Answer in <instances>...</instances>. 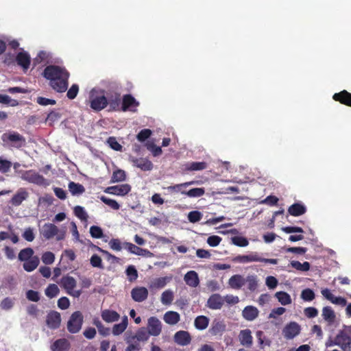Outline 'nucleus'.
I'll return each mask as SVG.
<instances>
[{
    "label": "nucleus",
    "instance_id": "a19ab883",
    "mask_svg": "<svg viewBox=\"0 0 351 351\" xmlns=\"http://www.w3.org/2000/svg\"><path fill=\"white\" fill-rule=\"evenodd\" d=\"M34 250L31 247H26L20 251L18 255V258L20 261H26L34 257Z\"/></svg>",
    "mask_w": 351,
    "mask_h": 351
},
{
    "label": "nucleus",
    "instance_id": "2eb2a0df",
    "mask_svg": "<svg viewBox=\"0 0 351 351\" xmlns=\"http://www.w3.org/2000/svg\"><path fill=\"white\" fill-rule=\"evenodd\" d=\"M173 339L178 345L185 346L191 343V337L187 331L180 330L175 333Z\"/></svg>",
    "mask_w": 351,
    "mask_h": 351
},
{
    "label": "nucleus",
    "instance_id": "423d86ee",
    "mask_svg": "<svg viewBox=\"0 0 351 351\" xmlns=\"http://www.w3.org/2000/svg\"><path fill=\"white\" fill-rule=\"evenodd\" d=\"M2 140L12 143V145L17 148L21 147L25 143V138L16 132L3 134Z\"/></svg>",
    "mask_w": 351,
    "mask_h": 351
},
{
    "label": "nucleus",
    "instance_id": "9b49d317",
    "mask_svg": "<svg viewBox=\"0 0 351 351\" xmlns=\"http://www.w3.org/2000/svg\"><path fill=\"white\" fill-rule=\"evenodd\" d=\"M129 160L133 164L134 166L141 169L144 171H151L153 169L152 162L147 158H138L134 156H130Z\"/></svg>",
    "mask_w": 351,
    "mask_h": 351
},
{
    "label": "nucleus",
    "instance_id": "8fccbe9b",
    "mask_svg": "<svg viewBox=\"0 0 351 351\" xmlns=\"http://www.w3.org/2000/svg\"><path fill=\"white\" fill-rule=\"evenodd\" d=\"M258 315L257 308H243V316L247 320L252 321Z\"/></svg>",
    "mask_w": 351,
    "mask_h": 351
},
{
    "label": "nucleus",
    "instance_id": "a211bd4d",
    "mask_svg": "<svg viewBox=\"0 0 351 351\" xmlns=\"http://www.w3.org/2000/svg\"><path fill=\"white\" fill-rule=\"evenodd\" d=\"M17 64L21 66L24 71H26L31 63L30 56L26 51L19 52L16 56Z\"/></svg>",
    "mask_w": 351,
    "mask_h": 351
},
{
    "label": "nucleus",
    "instance_id": "338daca9",
    "mask_svg": "<svg viewBox=\"0 0 351 351\" xmlns=\"http://www.w3.org/2000/svg\"><path fill=\"white\" fill-rule=\"evenodd\" d=\"M90 264L94 267L103 269L102 260L97 254H93L90 259Z\"/></svg>",
    "mask_w": 351,
    "mask_h": 351
},
{
    "label": "nucleus",
    "instance_id": "ddd939ff",
    "mask_svg": "<svg viewBox=\"0 0 351 351\" xmlns=\"http://www.w3.org/2000/svg\"><path fill=\"white\" fill-rule=\"evenodd\" d=\"M322 295L332 304L343 307L346 306V300L341 296L335 295L329 289H325L322 291Z\"/></svg>",
    "mask_w": 351,
    "mask_h": 351
},
{
    "label": "nucleus",
    "instance_id": "f03ea898",
    "mask_svg": "<svg viewBox=\"0 0 351 351\" xmlns=\"http://www.w3.org/2000/svg\"><path fill=\"white\" fill-rule=\"evenodd\" d=\"M88 103L90 108L96 112L101 111L108 106L107 97L104 91L98 93L92 90L90 93Z\"/></svg>",
    "mask_w": 351,
    "mask_h": 351
},
{
    "label": "nucleus",
    "instance_id": "6e6d98bb",
    "mask_svg": "<svg viewBox=\"0 0 351 351\" xmlns=\"http://www.w3.org/2000/svg\"><path fill=\"white\" fill-rule=\"evenodd\" d=\"M256 337L258 338V343L262 348H264L265 346H270L271 341L263 336V332L262 331H257Z\"/></svg>",
    "mask_w": 351,
    "mask_h": 351
},
{
    "label": "nucleus",
    "instance_id": "1a4fd4ad",
    "mask_svg": "<svg viewBox=\"0 0 351 351\" xmlns=\"http://www.w3.org/2000/svg\"><path fill=\"white\" fill-rule=\"evenodd\" d=\"M162 323L156 317H151L147 320V330L150 336H159L162 332Z\"/></svg>",
    "mask_w": 351,
    "mask_h": 351
},
{
    "label": "nucleus",
    "instance_id": "4c0bfd02",
    "mask_svg": "<svg viewBox=\"0 0 351 351\" xmlns=\"http://www.w3.org/2000/svg\"><path fill=\"white\" fill-rule=\"evenodd\" d=\"M128 326V317L124 316L121 323L114 324L112 328V334L114 335H119L123 333Z\"/></svg>",
    "mask_w": 351,
    "mask_h": 351
},
{
    "label": "nucleus",
    "instance_id": "aec40b11",
    "mask_svg": "<svg viewBox=\"0 0 351 351\" xmlns=\"http://www.w3.org/2000/svg\"><path fill=\"white\" fill-rule=\"evenodd\" d=\"M239 340L242 346L250 348L253 343L251 330L249 329L241 330L239 335Z\"/></svg>",
    "mask_w": 351,
    "mask_h": 351
},
{
    "label": "nucleus",
    "instance_id": "20e7f679",
    "mask_svg": "<svg viewBox=\"0 0 351 351\" xmlns=\"http://www.w3.org/2000/svg\"><path fill=\"white\" fill-rule=\"evenodd\" d=\"M21 178L29 183H33L39 186L47 185L46 179L37 172L33 170L25 171L23 173Z\"/></svg>",
    "mask_w": 351,
    "mask_h": 351
},
{
    "label": "nucleus",
    "instance_id": "a878e982",
    "mask_svg": "<svg viewBox=\"0 0 351 351\" xmlns=\"http://www.w3.org/2000/svg\"><path fill=\"white\" fill-rule=\"evenodd\" d=\"M69 348V341L64 338L56 340L51 346V351H68Z\"/></svg>",
    "mask_w": 351,
    "mask_h": 351
},
{
    "label": "nucleus",
    "instance_id": "774afa93",
    "mask_svg": "<svg viewBox=\"0 0 351 351\" xmlns=\"http://www.w3.org/2000/svg\"><path fill=\"white\" fill-rule=\"evenodd\" d=\"M78 92H79V86L76 84H74L68 90L67 93H66V97L69 99H73L77 97Z\"/></svg>",
    "mask_w": 351,
    "mask_h": 351
},
{
    "label": "nucleus",
    "instance_id": "603ef678",
    "mask_svg": "<svg viewBox=\"0 0 351 351\" xmlns=\"http://www.w3.org/2000/svg\"><path fill=\"white\" fill-rule=\"evenodd\" d=\"M60 292L58 287L55 284L49 285L45 289V294L50 298L56 296Z\"/></svg>",
    "mask_w": 351,
    "mask_h": 351
},
{
    "label": "nucleus",
    "instance_id": "f704fd0d",
    "mask_svg": "<svg viewBox=\"0 0 351 351\" xmlns=\"http://www.w3.org/2000/svg\"><path fill=\"white\" fill-rule=\"evenodd\" d=\"M207 168L206 162H191L186 164L185 169L190 171H202Z\"/></svg>",
    "mask_w": 351,
    "mask_h": 351
},
{
    "label": "nucleus",
    "instance_id": "dca6fc26",
    "mask_svg": "<svg viewBox=\"0 0 351 351\" xmlns=\"http://www.w3.org/2000/svg\"><path fill=\"white\" fill-rule=\"evenodd\" d=\"M29 196L28 192L25 189L20 188L16 194L11 198L10 203L14 206H20L22 202Z\"/></svg>",
    "mask_w": 351,
    "mask_h": 351
},
{
    "label": "nucleus",
    "instance_id": "0e129e2a",
    "mask_svg": "<svg viewBox=\"0 0 351 351\" xmlns=\"http://www.w3.org/2000/svg\"><path fill=\"white\" fill-rule=\"evenodd\" d=\"M152 131L149 129H143L141 130L136 136V138L140 142H144L152 135Z\"/></svg>",
    "mask_w": 351,
    "mask_h": 351
},
{
    "label": "nucleus",
    "instance_id": "39448f33",
    "mask_svg": "<svg viewBox=\"0 0 351 351\" xmlns=\"http://www.w3.org/2000/svg\"><path fill=\"white\" fill-rule=\"evenodd\" d=\"M82 322L83 317L80 311L73 313L67 324L69 331L71 333H76L80 331L82 328Z\"/></svg>",
    "mask_w": 351,
    "mask_h": 351
},
{
    "label": "nucleus",
    "instance_id": "4468645a",
    "mask_svg": "<svg viewBox=\"0 0 351 351\" xmlns=\"http://www.w3.org/2000/svg\"><path fill=\"white\" fill-rule=\"evenodd\" d=\"M61 323L60 315L56 311H51L49 313L46 319L47 326L51 329L59 328Z\"/></svg>",
    "mask_w": 351,
    "mask_h": 351
},
{
    "label": "nucleus",
    "instance_id": "58836bf2",
    "mask_svg": "<svg viewBox=\"0 0 351 351\" xmlns=\"http://www.w3.org/2000/svg\"><path fill=\"white\" fill-rule=\"evenodd\" d=\"M173 292L171 289L165 290L160 297V301L165 306H170L173 300Z\"/></svg>",
    "mask_w": 351,
    "mask_h": 351
},
{
    "label": "nucleus",
    "instance_id": "7c9ffc66",
    "mask_svg": "<svg viewBox=\"0 0 351 351\" xmlns=\"http://www.w3.org/2000/svg\"><path fill=\"white\" fill-rule=\"evenodd\" d=\"M132 337L138 343L141 341L146 342L149 339L150 335L145 328L142 327L138 328L134 335L132 334Z\"/></svg>",
    "mask_w": 351,
    "mask_h": 351
},
{
    "label": "nucleus",
    "instance_id": "5fc2aeb1",
    "mask_svg": "<svg viewBox=\"0 0 351 351\" xmlns=\"http://www.w3.org/2000/svg\"><path fill=\"white\" fill-rule=\"evenodd\" d=\"M245 283L247 284V288L250 291H255L258 287V282L256 280V276H248L245 278Z\"/></svg>",
    "mask_w": 351,
    "mask_h": 351
},
{
    "label": "nucleus",
    "instance_id": "e2e57ef3",
    "mask_svg": "<svg viewBox=\"0 0 351 351\" xmlns=\"http://www.w3.org/2000/svg\"><path fill=\"white\" fill-rule=\"evenodd\" d=\"M41 259L43 263L46 265H51L54 262L55 255L51 252H46L43 254Z\"/></svg>",
    "mask_w": 351,
    "mask_h": 351
},
{
    "label": "nucleus",
    "instance_id": "2f4dec72",
    "mask_svg": "<svg viewBox=\"0 0 351 351\" xmlns=\"http://www.w3.org/2000/svg\"><path fill=\"white\" fill-rule=\"evenodd\" d=\"M40 263L39 258L34 256L32 258L24 262L23 267L27 272H31L36 269Z\"/></svg>",
    "mask_w": 351,
    "mask_h": 351
},
{
    "label": "nucleus",
    "instance_id": "bb28decb",
    "mask_svg": "<svg viewBox=\"0 0 351 351\" xmlns=\"http://www.w3.org/2000/svg\"><path fill=\"white\" fill-rule=\"evenodd\" d=\"M184 280L186 284L191 287H197L199 284L198 275L195 271H188L184 275Z\"/></svg>",
    "mask_w": 351,
    "mask_h": 351
},
{
    "label": "nucleus",
    "instance_id": "680f3d73",
    "mask_svg": "<svg viewBox=\"0 0 351 351\" xmlns=\"http://www.w3.org/2000/svg\"><path fill=\"white\" fill-rule=\"evenodd\" d=\"M146 147L152 153L154 156H158L162 154V151L161 147L156 146L154 143H147Z\"/></svg>",
    "mask_w": 351,
    "mask_h": 351
},
{
    "label": "nucleus",
    "instance_id": "c03bdc74",
    "mask_svg": "<svg viewBox=\"0 0 351 351\" xmlns=\"http://www.w3.org/2000/svg\"><path fill=\"white\" fill-rule=\"evenodd\" d=\"M291 267L300 271H307L310 269L311 265L308 262H304L301 263L298 261H292L290 263Z\"/></svg>",
    "mask_w": 351,
    "mask_h": 351
},
{
    "label": "nucleus",
    "instance_id": "09e8293b",
    "mask_svg": "<svg viewBox=\"0 0 351 351\" xmlns=\"http://www.w3.org/2000/svg\"><path fill=\"white\" fill-rule=\"evenodd\" d=\"M194 183L193 181H191V182H184V183H182V184H175V185H173V186H169L168 187H167V189L169 192L170 193H179L181 191H183V189L189 186V185H191Z\"/></svg>",
    "mask_w": 351,
    "mask_h": 351
},
{
    "label": "nucleus",
    "instance_id": "473e14b6",
    "mask_svg": "<svg viewBox=\"0 0 351 351\" xmlns=\"http://www.w3.org/2000/svg\"><path fill=\"white\" fill-rule=\"evenodd\" d=\"M224 304V297L219 294L212 295L208 300L209 307H221Z\"/></svg>",
    "mask_w": 351,
    "mask_h": 351
},
{
    "label": "nucleus",
    "instance_id": "72a5a7b5",
    "mask_svg": "<svg viewBox=\"0 0 351 351\" xmlns=\"http://www.w3.org/2000/svg\"><path fill=\"white\" fill-rule=\"evenodd\" d=\"M322 316L328 324H335L337 321V317L331 308H323Z\"/></svg>",
    "mask_w": 351,
    "mask_h": 351
},
{
    "label": "nucleus",
    "instance_id": "4be33fe9",
    "mask_svg": "<svg viewBox=\"0 0 351 351\" xmlns=\"http://www.w3.org/2000/svg\"><path fill=\"white\" fill-rule=\"evenodd\" d=\"M131 295L134 300L136 302H142L147 299L148 296V291L143 287H136L132 290Z\"/></svg>",
    "mask_w": 351,
    "mask_h": 351
},
{
    "label": "nucleus",
    "instance_id": "6ab92c4d",
    "mask_svg": "<svg viewBox=\"0 0 351 351\" xmlns=\"http://www.w3.org/2000/svg\"><path fill=\"white\" fill-rule=\"evenodd\" d=\"M332 99L341 104L351 107V93L346 90L335 93Z\"/></svg>",
    "mask_w": 351,
    "mask_h": 351
},
{
    "label": "nucleus",
    "instance_id": "bf43d9fd",
    "mask_svg": "<svg viewBox=\"0 0 351 351\" xmlns=\"http://www.w3.org/2000/svg\"><path fill=\"white\" fill-rule=\"evenodd\" d=\"M100 199L106 205L110 206L111 208L114 210H119L120 208V205L119 203L112 199H110L108 197H106L105 196H101Z\"/></svg>",
    "mask_w": 351,
    "mask_h": 351
},
{
    "label": "nucleus",
    "instance_id": "b1692460",
    "mask_svg": "<svg viewBox=\"0 0 351 351\" xmlns=\"http://www.w3.org/2000/svg\"><path fill=\"white\" fill-rule=\"evenodd\" d=\"M245 284V278L240 275L235 274L228 280V285L233 289H240Z\"/></svg>",
    "mask_w": 351,
    "mask_h": 351
},
{
    "label": "nucleus",
    "instance_id": "864d4df0",
    "mask_svg": "<svg viewBox=\"0 0 351 351\" xmlns=\"http://www.w3.org/2000/svg\"><path fill=\"white\" fill-rule=\"evenodd\" d=\"M232 243L239 247H246L249 244L248 240L243 237L235 236L231 239Z\"/></svg>",
    "mask_w": 351,
    "mask_h": 351
},
{
    "label": "nucleus",
    "instance_id": "cd10ccee",
    "mask_svg": "<svg viewBox=\"0 0 351 351\" xmlns=\"http://www.w3.org/2000/svg\"><path fill=\"white\" fill-rule=\"evenodd\" d=\"M259 256L257 253H252L248 255H238L232 258L234 263H246L250 262H257Z\"/></svg>",
    "mask_w": 351,
    "mask_h": 351
},
{
    "label": "nucleus",
    "instance_id": "c9c22d12",
    "mask_svg": "<svg viewBox=\"0 0 351 351\" xmlns=\"http://www.w3.org/2000/svg\"><path fill=\"white\" fill-rule=\"evenodd\" d=\"M69 190L73 195H79L84 193L85 188L80 183L70 182L68 185Z\"/></svg>",
    "mask_w": 351,
    "mask_h": 351
},
{
    "label": "nucleus",
    "instance_id": "412c9836",
    "mask_svg": "<svg viewBox=\"0 0 351 351\" xmlns=\"http://www.w3.org/2000/svg\"><path fill=\"white\" fill-rule=\"evenodd\" d=\"M108 105L111 110H118L121 103V95L118 93H107Z\"/></svg>",
    "mask_w": 351,
    "mask_h": 351
},
{
    "label": "nucleus",
    "instance_id": "e433bc0d",
    "mask_svg": "<svg viewBox=\"0 0 351 351\" xmlns=\"http://www.w3.org/2000/svg\"><path fill=\"white\" fill-rule=\"evenodd\" d=\"M165 322L170 325L177 324L180 320V315L175 311H168L164 315Z\"/></svg>",
    "mask_w": 351,
    "mask_h": 351
},
{
    "label": "nucleus",
    "instance_id": "79ce46f5",
    "mask_svg": "<svg viewBox=\"0 0 351 351\" xmlns=\"http://www.w3.org/2000/svg\"><path fill=\"white\" fill-rule=\"evenodd\" d=\"M126 179V174L125 171L122 169H117L113 171L111 177L110 182L115 183L119 182L125 181Z\"/></svg>",
    "mask_w": 351,
    "mask_h": 351
},
{
    "label": "nucleus",
    "instance_id": "de8ad7c7",
    "mask_svg": "<svg viewBox=\"0 0 351 351\" xmlns=\"http://www.w3.org/2000/svg\"><path fill=\"white\" fill-rule=\"evenodd\" d=\"M74 215L79 218L81 221H86L88 216L84 207L81 206H76L73 209Z\"/></svg>",
    "mask_w": 351,
    "mask_h": 351
},
{
    "label": "nucleus",
    "instance_id": "052dcab7",
    "mask_svg": "<svg viewBox=\"0 0 351 351\" xmlns=\"http://www.w3.org/2000/svg\"><path fill=\"white\" fill-rule=\"evenodd\" d=\"M90 234L92 237L95 239H101L104 236L102 229L97 226H92L90 228Z\"/></svg>",
    "mask_w": 351,
    "mask_h": 351
},
{
    "label": "nucleus",
    "instance_id": "6e6552de",
    "mask_svg": "<svg viewBox=\"0 0 351 351\" xmlns=\"http://www.w3.org/2000/svg\"><path fill=\"white\" fill-rule=\"evenodd\" d=\"M337 346L343 351H351V337L345 331L341 330L336 335Z\"/></svg>",
    "mask_w": 351,
    "mask_h": 351
},
{
    "label": "nucleus",
    "instance_id": "f3484780",
    "mask_svg": "<svg viewBox=\"0 0 351 351\" xmlns=\"http://www.w3.org/2000/svg\"><path fill=\"white\" fill-rule=\"evenodd\" d=\"M171 280V276L154 278L150 282L149 288L152 291L162 289L165 287Z\"/></svg>",
    "mask_w": 351,
    "mask_h": 351
},
{
    "label": "nucleus",
    "instance_id": "393cba45",
    "mask_svg": "<svg viewBox=\"0 0 351 351\" xmlns=\"http://www.w3.org/2000/svg\"><path fill=\"white\" fill-rule=\"evenodd\" d=\"M124 245L132 254L144 256H148L151 254V252L148 250L141 248L132 243L125 242Z\"/></svg>",
    "mask_w": 351,
    "mask_h": 351
},
{
    "label": "nucleus",
    "instance_id": "9d476101",
    "mask_svg": "<svg viewBox=\"0 0 351 351\" xmlns=\"http://www.w3.org/2000/svg\"><path fill=\"white\" fill-rule=\"evenodd\" d=\"M131 191V186L128 184L112 186L107 187L104 192L108 194L124 196Z\"/></svg>",
    "mask_w": 351,
    "mask_h": 351
},
{
    "label": "nucleus",
    "instance_id": "4d7b16f0",
    "mask_svg": "<svg viewBox=\"0 0 351 351\" xmlns=\"http://www.w3.org/2000/svg\"><path fill=\"white\" fill-rule=\"evenodd\" d=\"M107 143L111 149L115 151H121L122 149V145L117 141L114 136H110L107 139Z\"/></svg>",
    "mask_w": 351,
    "mask_h": 351
},
{
    "label": "nucleus",
    "instance_id": "c85d7f7f",
    "mask_svg": "<svg viewBox=\"0 0 351 351\" xmlns=\"http://www.w3.org/2000/svg\"><path fill=\"white\" fill-rule=\"evenodd\" d=\"M306 212V206L301 203H294L288 208V213L290 215L298 217L304 215Z\"/></svg>",
    "mask_w": 351,
    "mask_h": 351
},
{
    "label": "nucleus",
    "instance_id": "37998d69",
    "mask_svg": "<svg viewBox=\"0 0 351 351\" xmlns=\"http://www.w3.org/2000/svg\"><path fill=\"white\" fill-rule=\"evenodd\" d=\"M276 298L282 305H287L291 302L290 295L285 291H278L275 294Z\"/></svg>",
    "mask_w": 351,
    "mask_h": 351
},
{
    "label": "nucleus",
    "instance_id": "f8f14e48",
    "mask_svg": "<svg viewBox=\"0 0 351 351\" xmlns=\"http://www.w3.org/2000/svg\"><path fill=\"white\" fill-rule=\"evenodd\" d=\"M300 332V326L296 322H291L285 326L282 330L285 338L287 339H293Z\"/></svg>",
    "mask_w": 351,
    "mask_h": 351
},
{
    "label": "nucleus",
    "instance_id": "13d9d810",
    "mask_svg": "<svg viewBox=\"0 0 351 351\" xmlns=\"http://www.w3.org/2000/svg\"><path fill=\"white\" fill-rule=\"evenodd\" d=\"M202 217V213L197 210L191 211L188 214V219L191 223H196L199 221Z\"/></svg>",
    "mask_w": 351,
    "mask_h": 351
},
{
    "label": "nucleus",
    "instance_id": "f257e3e1",
    "mask_svg": "<svg viewBox=\"0 0 351 351\" xmlns=\"http://www.w3.org/2000/svg\"><path fill=\"white\" fill-rule=\"evenodd\" d=\"M42 75L49 81V85L56 92L62 93L67 90L70 73L64 66L48 65Z\"/></svg>",
    "mask_w": 351,
    "mask_h": 351
},
{
    "label": "nucleus",
    "instance_id": "a18cd8bd",
    "mask_svg": "<svg viewBox=\"0 0 351 351\" xmlns=\"http://www.w3.org/2000/svg\"><path fill=\"white\" fill-rule=\"evenodd\" d=\"M181 193L190 197H199L205 193V190L204 188H194L188 191H181Z\"/></svg>",
    "mask_w": 351,
    "mask_h": 351
},
{
    "label": "nucleus",
    "instance_id": "c756f323",
    "mask_svg": "<svg viewBox=\"0 0 351 351\" xmlns=\"http://www.w3.org/2000/svg\"><path fill=\"white\" fill-rule=\"evenodd\" d=\"M125 342L128 344L125 351H140L141 350L140 343L134 339V338L132 337V333L127 332L125 334Z\"/></svg>",
    "mask_w": 351,
    "mask_h": 351
},
{
    "label": "nucleus",
    "instance_id": "7ed1b4c3",
    "mask_svg": "<svg viewBox=\"0 0 351 351\" xmlns=\"http://www.w3.org/2000/svg\"><path fill=\"white\" fill-rule=\"evenodd\" d=\"M60 286L63 288L66 292L75 298H79L82 294L81 290H76L77 281L75 279L69 275L64 276L59 282Z\"/></svg>",
    "mask_w": 351,
    "mask_h": 351
},
{
    "label": "nucleus",
    "instance_id": "49530a36",
    "mask_svg": "<svg viewBox=\"0 0 351 351\" xmlns=\"http://www.w3.org/2000/svg\"><path fill=\"white\" fill-rule=\"evenodd\" d=\"M195 326L198 330H204L208 325V319L205 316H198L195 319Z\"/></svg>",
    "mask_w": 351,
    "mask_h": 351
},
{
    "label": "nucleus",
    "instance_id": "69168bd1",
    "mask_svg": "<svg viewBox=\"0 0 351 351\" xmlns=\"http://www.w3.org/2000/svg\"><path fill=\"white\" fill-rule=\"evenodd\" d=\"M12 164L8 160L2 159L0 157V171L3 173H8L12 167Z\"/></svg>",
    "mask_w": 351,
    "mask_h": 351
},
{
    "label": "nucleus",
    "instance_id": "3c124183",
    "mask_svg": "<svg viewBox=\"0 0 351 351\" xmlns=\"http://www.w3.org/2000/svg\"><path fill=\"white\" fill-rule=\"evenodd\" d=\"M128 280L133 282L138 278V271L134 265H130L125 270Z\"/></svg>",
    "mask_w": 351,
    "mask_h": 351
},
{
    "label": "nucleus",
    "instance_id": "ea45409f",
    "mask_svg": "<svg viewBox=\"0 0 351 351\" xmlns=\"http://www.w3.org/2000/svg\"><path fill=\"white\" fill-rule=\"evenodd\" d=\"M101 316L103 319L107 322H112L117 321L119 317V315L117 312L109 309L104 311L102 312Z\"/></svg>",
    "mask_w": 351,
    "mask_h": 351
},
{
    "label": "nucleus",
    "instance_id": "5701e85b",
    "mask_svg": "<svg viewBox=\"0 0 351 351\" xmlns=\"http://www.w3.org/2000/svg\"><path fill=\"white\" fill-rule=\"evenodd\" d=\"M59 230L53 223H45L43 227L42 234L46 239H50L58 234Z\"/></svg>",
    "mask_w": 351,
    "mask_h": 351
},
{
    "label": "nucleus",
    "instance_id": "0eeeda50",
    "mask_svg": "<svg viewBox=\"0 0 351 351\" xmlns=\"http://www.w3.org/2000/svg\"><path fill=\"white\" fill-rule=\"evenodd\" d=\"M139 105V102L132 95L126 94L123 96L121 106L123 111L136 112Z\"/></svg>",
    "mask_w": 351,
    "mask_h": 351
}]
</instances>
